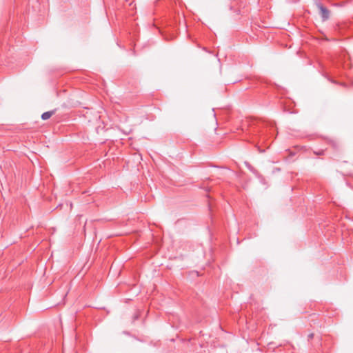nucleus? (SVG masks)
I'll use <instances>...</instances> for the list:
<instances>
[{
    "mask_svg": "<svg viewBox=\"0 0 353 353\" xmlns=\"http://www.w3.org/2000/svg\"><path fill=\"white\" fill-rule=\"evenodd\" d=\"M316 6L319 10V14L321 17L323 21H325L330 19V10L327 8L320 1L316 2Z\"/></svg>",
    "mask_w": 353,
    "mask_h": 353,
    "instance_id": "f257e3e1",
    "label": "nucleus"
},
{
    "mask_svg": "<svg viewBox=\"0 0 353 353\" xmlns=\"http://www.w3.org/2000/svg\"><path fill=\"white\" fill-rule=\"evenodd\" d=\"M55 112H56V109L51 110V111H48V112H43L41 114V119L43 120H47V119H50L53 114H54Z\"/></svg>",
    "mask_w": 353,
    "mask_h": 353,
    "instance_id": "f03ea898",
    "label": "nucleus"
},
{
    "mask_svg": "<svg viewBox=\"0 0 353 353\" xmlns=\"http://www.w3.org/2000/svg\"><path fill=\"white\" fill-rule=\"evenodd\" d=\"M327 143L335 149H338L340 147L339 142L335 139H328Z\"/></svg>",
    "mask_w": 353,
    "mask_h": 353,
    "instance_id": "7ed1b4c3",
    "label": "nucleus"
},
{
    "mask_svg": "<svg viewBox=\"0 0 353 353\" xmlns=\"http://www.w3.org/2000/svg\"><path fill=\"white\" fill-rule=\"evenodd\" d=\"M314 153L316 155L321 156V155H324L325 154V150H320L319 151H314Z\"/></svg>",
    "mask_w": 353,
    "mask_h": 353,
    "instance_id": "20e7f679",
    "label": "nucleus"
},
{
    "mask_svg": "<svg viewBox=\"0 0 353 353\" xmlns=\"http://www.w3.org/2000/svg\"><path fill=\"white\" fill-rule=\"evenodd\" d=\"M307 337H308V341L312 339L314 337V334L313 333L310 334Z\"/></svg>",
    "mask_w": 353,
    "mask_h": 353,
    "instance_id": "39448f33",
    "label": "nucleus"
},
{
    "mask_svg": "<svg viewBox=\"0 0 353 353\" xmlns=\"http://www.w3.org/2000/svg\"><path fill=\"white\" fill-rule=\"evenodd\" d=\"M331 82L334 83H336V82L335 81H333V80H331L330 79H328Z\"/></svg>",
    "mask_w": 353,
    "mask_h": 353,
    "instance_id": "423d86ee",
    "label": "nucleus"
},
{
    "mask_svg": "<svg viewBox=\"0 0 353 353\" xmlns=\"http://www.w3.org/2000/svg\"><path fill=\"white\" fill-rule=\"evenodd\" d=\"M138 319V316H136L134 317V319Z\"/></svg>",
    "mask_w": 353,
    "mask_h": 353,
    "instance_id": "0eeeda50",
    "label": "nucleus"
}]
</instances>
